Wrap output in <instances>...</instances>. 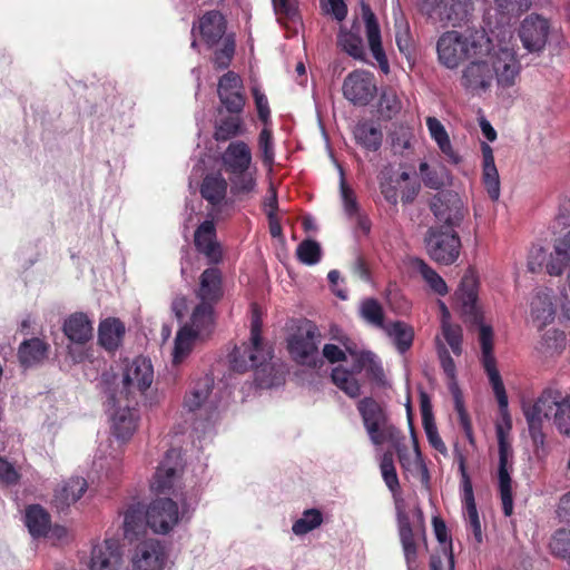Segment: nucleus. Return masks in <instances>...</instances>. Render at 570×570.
Listing matches in <instances>:
<instances>
[{
    "mask_svg": "<svg viewBox=\"0 0 570 570\" xmlns=\"http://www.w3.org/2000/svg\"><path fill=\"white\" fill-rule=\"evenodd\" d=\"M455 297L460 304L461 312L471 322L479 324V341L481 345V362L492 385L493 392L499 403V407L504 421L510 428V417L508 414V396L497 368V360L493 354V330L490 325L482 322L478 307V278L472 271H468L460 283Z\"/></svg>",
    "mask_w": 570,
    "mask_h": 570,
    "instance_id": "obj_1",
    "label": "nucleus"
},
{
    "mask_svg": "<svg viewBox=\"0 0 570 570\" xmlns=\"http://www.w3.org/2000/svg\"><path fill=\"white\" fill-rule=\"evenodd\" d=\"M272 357V347L262 338V320L255 313L252 318L249 341L235 347L230 353V366L239 373L255 368L258 386L269 389L279 385L285 374L282 364L269 363Z\"/></svg>",
    "mask_w": 570,
    "mask_h": 570,
    "instance_id": "obj_2",
    "label": "nucleus"
},
{
    "mask_svg": "<svg viewBox=\"0 0 570 570\" xmlns=\"http://www.w3.org/2000/svg\"><path fill=\"white\" fill-rule=\"evenodd\" d=\"M222 166L228 176L230 203L249 200L256 193L257 169L248 144L244 140L229 142L222 154Z\"/></svg>",
    "mask_w": 570,
    "mask_h": 570,
    "instance_id": "obj_3",
    "label": "nucleus"
},
{
    "mask_svg": "<svg viewBox=\"0 0 570 570\" xmlns=\"http://www.w3.org/2000/svg\"><path fill=\"white\" fill-rule=\"evenodd\" d=\"M490 43L484 30L445 31L436 42L438 59L444 67L455 69L463 61L489 52Z\"/></svg>",
    "mask_w": 570,
    "mask_h": 570,
    "instance_id": "obj_4",
    "label": "nucleus"
},
{
    "mask_svg": "<svg viewBox=\"0 0 570 570\" xmlns=\"http://www.w3.org/2000/svg\"><path fill=\"white\" fill-rule=\"evenodd\" d=\"M438 220L426 232L425 248L435 263L453 264L460 255L461 240L455 228L460 226L462 216H436Z\"/></svg>",
    "mask_w": 570,
    "mask_h": 570,
    "instance_id": "obj_5",
    "label": "nucleus"
},
{
    "mask_svg": "<svg viewBox=\"0 0 570 570\" xmlns=\"http://www.w3.org/2000/svg\"><path fill=\"white\" fill-rule=\"evenodd\" d=\"M358 412L362 416L365 430L370 440L375 445L390 442L397 452L400 463L407 468L410 459L401 446V432L389 422L384 409L373 399L365 397L357 404Z\"/></svg>",
    "mask_w": 570,
    "mask_h": 570,
    "instance_id": "obj_6",
    "label": "nucleus"
},
{
    "mask_svg": "<svg viewBox=\"0 0 570 570\" xmlns=\"http://www.w3.org/2000/svg\"><path fill=\"white\" fill-rule=\"evenodd\" d=\"M214 326L208 306H195L190 320L177 332L174 341L173 362L181 363L193 351L197 340L207 336Z\"/></svg>",
    "mask_w": 570,
    "mask_h": 570,
    "instance_id": "obj_7",
    "label": "nucleus"
},
{
    "mask_svg": "<svg viewBox=\"0 0 570 570\" xmlns=\"http://www.w3.org/2000/svg\"><path fill=\"white\" fill-rule=\"evenodd\" d=\"M154 382V367L149 358L137 356L127 362L121 375V384L114 396L138 403Z\"/></svg>",
    "mask_w": 570,
    "mask_h": 570,
    "instance_id": "obj_8",
    "label": "nucleus"
},
{
    "mask_svg": "<svg viewBox=\"0 0 570 570\" xmlns=\"http://www.w3.org/2000/svg\"><path fill=\"white\" fill-rule=\"evenodd\" d=\"M420 12L433 23L460 26L473 11V0H417Z\"/></svg>",
    "mask_w": 570,
    "mask_h": 570,
    "instance_id": "obj_9",
    "label": "nucleus"
},
{
    "mask_svg": "<svg viewBox=\"0 0 570 570\" xmlns=\"http://www.w3.org/2000/svg\"><path fill=\"white\" fill-rule=\"evenodd\" d=\"M532 404L544 419L552 420L560 434L570 438V394L550 386Z\"/></svg>",
    "mask_w": 570,
    "mask_h": 570,
    "instance_id": "obj_10",
    "label": "nucleus"
},
{
    "mask_svg": "<svg viewBox=\"0 0 570 570\" xmlns=\"http://www.w3.org/2000/svg\"><path fill=\"white\" fill-rule=\"evenodd\" d=\"M320 343L321 333L318 328L308 323L288 340V351L297 363L315 367L321 362Z\"/></svg>",
    "mask_w": 570,
    "mask_h": 570,
    "instance_id": "obj_11",
    "label": "nucleus"
},
{
    "mask_svg": "<svg viewBox=\"0 0 570 570\" xmlns=\"http://www.w3.org/2000/svg\"><path fill=\"white\" fill-rule=\"evenodd\" d=\"M181 472L183 459L179 450H168L153 478L151 491L157 494H176Z\"/></svg>",
    "mask_w": 570,
    "mask_h": 570,
    "instance_id": "obj_12",
    "label": "nucleus"
},
{
    "mask_svg": "<svg viewBox=\"0 0 570 570\" xmlns=\"http://www.w3.org/2000/svg\"><path fill=\"white\" fill-rule=\"evenodd\" d=\"M343 96L355 106H367L375 97L377 88L375 77L365 70L350 72L342 86Z\"/></svg>",
    "mask_w": 570,
    "mask_h": 570,
    "instance_id": "obj_13",
    "label": "nucleus"
},
{
    "mask_svg": "<svg viewBox=\"0 0 570 570\" xmlns=\"http://www.w3.org/2000/svg\"><path fill=\"white\" fill-rule=\"evenodd\" d=\"M168 557V549L160 540L145 539L132 551L131 567L132 570H164Z\"/></svg>",
    "mask_w": 570,
    "mask_h": 570,
    "instance_id": "obj_14",
    "label": "nucleus"
},
{
    "mask_svg": "<svg viewBox=\"0 0 570 570\" xmlns=\"http://www.w3.org/2000/svg\"><path fill=\"white\" fill-rule=\"evenodd\" d=\"M147 525L156 533H168L177 525L180 515L177 503L171 499H156L145 512Z\"/></svg>",
    "mask_w": 570,
    "mask_h": 570,
    "instance_id": "obj_15",
    "label": "nucleus"
},
{
    "mask_svg": "<svg viewBox=\"0 0 570 570\" xmlns=\"http://www.w3.org/2000/svg\"><path fill=\"white\" fill-rule=\"evenodd\" d=\"M351 354L354 357L352 370L350 371L343 366L333 368L332 381L346 395L354 399L361 394V386L355 379V374L361 373L364 367L373 364L375 355L371 352H351Z\"/></svg>",
    "mask_w": 570,
    "mask_h": 570,
    "instance_id": "obj_16",
    "label": "nucleus"
},
{
    "mask_svg": "<svg viewBox=\"0 0 570 570\" xmlns=\"http://www.w3.org/2000/svg\"><path fill=\"white\" fill-rule=\"evenodd\" d=\"M111 402L117 407L111 417V431L120 443H125L134 435L138 426L139 415L134 406L137 403L125 401L118 396H111Z\"/></svg>",
    "mask_w": 570,
    "mask_h": 570,
    "instance_id": "obj_17",
    "label": "nucleus"
},
{
    "mask_svg": "<svg viewBox=\"0 0 570 570\" xmlns=\"http://www.w3.org/2000/svg\"><path fill=\"white\" fill-rule=\"evenodd\" d=\"M498 441H499V491L502 502V509L505 517H510L513 513V497H512V480L509 471V459L511 456V449L505 441V435L502 426L497 428Z\"/></svg>",
    "mask_w": 570,
    "mask_h": 570,
    "instance_id": "obj_18",
    "label": "nucleus"
},
{
    "mask_svg": "<svg viewBox=\"0 0 570 570\" xmlns=\"http://www.w3.org/2000/svg\"><path fill=\"white\" fill-rule=\"evenodd\" d=\"M549 33V20L537 13L525 17L519 28L520 40L530 52L542 51L547 45Z\"/></svg>",
    "mask_w": 570,
    "mask_h": 570,
    "instance_id": "obj_19",
    "label": "nucleus"
},
{
    "mask_svg": "<svg viewBox=\"0 0 570 570\" xmlns=\"http://www.w3.org/2000/svg\"><path fill=\"white\" fill-rule=\"evenodd\" d=\"M122 550L118 540L106 539L94 546L88 568L90 570H119Z\"/></svg>",
    "mask_w": 570,
    "mask_h": 570,
    "instance_id": "obj_20",
    "label": "nucleus"
},
{
    "mask_svg": "<svg viewBox=\"0 0 570 570\" xmlns=\"http://www.w3.org/2000/svg\"><path fill=\"white\" fill-rule=\"evenodd\" d=\"M196 296L200 301L196 306H208L210 318L214 321V304L223 296L222 273L218 268L210 267L202 273Z\"/></svg>",
    "mask_w": 570,
    "mask_h": 570,
    "instance_id": "obj_21",
    "label": "nucleus"
},
{
    "mask_svg": "<svg viewBox=\"0 0 570 570\" xmlns=\"http://www.w3.org/2000/svg\"><path fill=\"white\" fill-rule=\"evenodd\" d=\"M491 69H493V79L501 87H511L520 72V63L511 49L501 48L490 58Z\"/></svg>",
    "mask_w": 570,
    "mask_h": 570,
    "instance_id": "obj_22",
    "label": "nucleus"
},
{
    "mask_svg": "<svg viewBox=\"0 0 570 570\" xmlns=\"http://www.w3.org/2000/svg\"><path fill=\"white\" fill-rule=\"evenodd\" d=\"M493 81V69L489 61H471L463 70L461 76L462 87L472 94H480L488 90Z\"/></svg>",
    "mask_w": 570,
    "mask_h": 570,
    "instance_id": "obj_23",
    "label": "nucleus"
},
{
    "mask_svg": "<svg viewBox=\"0 0 570 570\" xmlns=\"http://www.w3.org/2000/svg\"><path fill=\"white\" fill-rule=\"evenodd\" d=\"M460 472L462 476V501L464 509V517L468 523V527L472 531L475 542L481 543L483 540L481 522L479 518V513L476 510V505L474 502L473 489L471 480L465 470V464L463 459L460 462Z\"/></svg>",
    "mask_w": 570,
    "mask_h": 570,
    "instance_id": "obj_24",
    "label": "nucleus"
},
{
    "mask_svg": "<svg viewBox=\"0 0 570 570\" xmlns=\"http://www.w3.org/2000/svg\"><path fill=\"white\" fill-rule=\"evenodd\" d=\"M362 11H363V19L365 22L366 38L368 41L370 50H371L373 57L375 58V60L377 61L380 69L384 73H387L390 70V67H389V61H387L386 55L382 47L381 29H380L377 19L375 17L374 12L372 11V9L366 4H363Z\"/></svg>",
    "mask_w": 570,
    "mask_h": 570,
    "instance_id": "obj_25",
    "label": "nucleus"
},
{
    "mask_svg": "<svg viewBox=\"0 0 570 570\" xmlns=\"http://www.w3.org/2000/svg\"><path fill=\"white\" fill-rule=\"evenodd\" d=\"M197 28L206 46L213 48L226 37L227 22L218 10H210L199 18Z\"/></svg>",
    "mask_w": 570,
    "mask_h": 570,
    "instance_id": "obj_26",
    "label": "nucleus"
},
{
    "mask_svg": "<svg viewBox=\"0 0 570 570\" xmlns=\"http://www.w3.org/2000/svg\"><path fill=\"white\" fill-rule=\"evenodd\" d=\"M194 243L199 253H202L209 263H218L223 253L220 245L216 240V229L213 220L202 223L194 234Z\"/></svg>",
    "mask_w": 570,
    "mask_h": 570,
    "instance_id": "obj_27",
    "label": "nucleus"
},
{
    "mask_svg": "<svg viewBox=\"0 0 570 570\" xmlns=\"http://www.w3.org/2000/svg\"><path fill=\"white\" fill-rule=\"evenodd\" d=\"M552 294L551 289L541 288L531 298L530 314L538 328L544 327L554 320L556 304Z\"/></svg>",
    "mask_w": 570,
    "mask_h": 570,
    "instance_id": "obj_28",
    "label": "nucleus"
},
{
    "mask_svg": "<svg viewBox=\"0 0 570 570\" xmlns=\"http://www.w3.org/2000/svg\"><path fill=\"white\" fill-rule=\"evenodd\" d=\"M546 272L550 276H560L564 268L570 266V232L564 233L557 238L553 244V250L544 256Z\"/></svg>",
    "mask_w": 570,
    "mask_h": 570,
    "instance_id": "obj_29",
    "label": "nucleus"
},
{
    "mask_svg": "<svg viewBox=\"0 0 570 570\" xmlns=\"http://www.w3.org/2000/svg\"><path fill=\"white\" fill-rule=\"evenodd\" d=\"M229 181L220 173L207 174L200 184V196L213 207H219L227 203V189Z\"/></svg>",
    "mask_w": 570,
    "mask_h": 570,
    "instance_id": "obj_30",
    "label": "nucleus"
},
{
    "mask_svg": "<svg viewBox=\"0 0 570 570\" xmlns=\"http://www.w3.org/2000/svg\"><path fill=\"white\" fill-rule=\"evenodd\" d=\"M88 483L81 476H72L63 481L56 490L53 502L60 510L76 503L87 491Z\"/></svg>",
    "mask_w": 570,
    "mask_h": 570,
    "instance_id": "obj_31",
    "label": "nucleus"
},
{
    "mask_svg": "<svg viewBox=\"0 0 570 570\" xmlns=\"http://www.w3.org/2000/svg\"><path fill=\"white\" fill-rule=\"evenodd\" d=\"M483 157L482 165V183L492 200L499 199L500 196V178L494 163L493 149L487 142L481 144Z\"/></svg>",
    "mask_w": 570,
    "mask_h": 570,
    "instance_id": "obj_32",
    "label": "nucleus"
},
{
    "mask_svg": "<svg viewBox=\"0 0 570 570\" xmlns=\"http://www.w3.org/2000/svg\"><path fill=\"white\" fill-rule=\"evenodd\" d=\"M405 265L413 272L421 275L429 287L438 295L444 296L449 288L445 281L422 258L409 256Z\"/></svg>",
    "mask_w": 570,
    "mask_h": 570,
    "instance_id": "obj_33",
    "label": "nucleus"
},
{
    "mask_svg": "<svg viewBox=\"0 0 570 570\" xmlns=\"http://www.w3.org/2000/svg\"><path fill=\"white\" fill-rule=\"evenodd\" d=\"M63 333L71 342L83 344L92 338V321L85 313H73L65 321Z\"/></svg>",
    "mask_w": 570,
    "mask_h": 570,
    "instance_id": "obj_34",
    "label": "nucleus"
},
{
    "mask_svg": "<svg viewBox=\"0 0 570 570\" xmlns=\"http://www.w3.org/2000/svg\"><path fill=\"white\" fill-rule=\"evenodd\" d=\"M214 386V380L206 375L196 381L184 399V409L188 412L199 410L208 400Z\"/></svg>",
    "mask_w": 570,
    "mask_h": 570,
    "instance_id": "obj_35",
    "label": "nucleus"
},
{
    "mask_svg": "<svg viewBox=\"0 0 570 570\" xmlns=\"http://www.w3.org/2000/svg\"><path fill=\"white\" fill-rule=\"evenodd\" d=\"M125 335V325L118 318L102 321L98 330V340L102 347L115 351L121 344Z\"/></svg>",
    "mask_w": 570,
    "mask_h": 570,
    "instance_id": "obj_36",
    "label": "nucleus"
},
{
    "mask_svg": "<svg viewBox=\"0 0 570 570\" xmlns=\"http://www.w3.org/2000/svg\"><path fill=\"white\" fill-rule=\"evenodd\" d=\"M356 142L368 151H377L383 141L382 130L371 121L358 122L354 129Z\"/></svg>",
    "mask_w": 570,
    "mask_h": 570,
    "instance_id": "obj_37",
    "label": "nucleus"
},
{
    "mask_svg": "<svg viewBox=\"0 0 570 570\" xmlns=\"http://www.w3.org/2000/svg\"><path fill=\"white\" fill-rule=\"evenodd\" d=\"M244 131L245 126L242 114H229L228 116L220 117L217 120L214 138L216 141H227L243 135Z\"/></svg>",
    "mask_w": 570,
    "mask_h": 570,
    "instance_id": "obj_38",
    "label": "nucleus"
},
{
    "mask_svg": "<svg viewBox=\"0 0 570 570\" xmlns=\"http://www.w3.org/2000/svg\"><path fill=\"white\" fill-rule=\"evenodd\" d=\"M394 343L400 353L406 352L413 343V327L402 321L387 323L382 330Z\"/></svg>",
    "mask_w": 570,
    "mask_h": 570,
    "instance_id": "obj_39",
    "label": "nucleus"
},
{
    "mask_svg": "<svg viewBox=\"0 0 570 570\" xmlns=\"http://www.w3.org/2000/svg\"><path fill=\"white\" fill-rule=\"evenodd\" d=\"M523 414L525 416L528 429L530 436L532 439L533 445L535 448L537 453L541 451L544 453V433L542 431V422L543 416L541 413L533 406L532 403L523 404Z\"/></svg>",
    "mask_w": 570,
    "mask_h": 570,
    "instance_id": "obj_40",
    "label": "nucleus"
},
{
    "mask_svg": "<svg viewBox=\"0 0 570 570\" xmlns=\"http://www.w3.org/2000/svg\"><path fill=\"white\" fill-rule=\"evenodd\" d=\"M48 345L39 338L24 341L19 347V360L22 365L31 366L47 357Z\"/></svg>",
    "mask_w": 570,
    "mask_h": 570,
    "instance_id": "obj_41",
    "label": "nucleus"
},
{
    "mask_svg": "<svg viewBox=\"0 0 570 570\" xmlns=\"http://www.w3.org/2000/svg\"><path fill=\"white\" fill-rule=\"evenodd\" d=\"M24 522L32 537H41L49 530L50 517L40 505H30L26 510Z\"/></svg>",
    "mask_w": 570,
    "mask_h": 570,
    "instance_id": "obj_42",
    "label": "nucleus"
},
{
    "mask_svg": "<svg viewBox=\"0 0 570 570\" xmlns=\"http://www.w3.org/2000/svg\"><path fill=\"white\" fill-rule=\"evenodd\" d=\"M461 199L453 190H440L431 200L430 208L433 214H459Z\"/></svg>",
    "mask_w": 570,
    "mask_h": 570,
    "instance_id": "obj_43",
    "label": "nucleus"
},
{
    "mask_svg": "<svg viewBox=\"0 0 570 570\" xmlns=\"http://www.w3.org/2000/svg\"><path fill=\"white\" fill-rule=\"evenodd\" d=\"M360 316L371 326L383 330L387 323H384V309L375 298H365L360 305Z\"/></svg>",
    "mask_w": 570,
    "mask_h": 570,
    "instance_id": "obj_44",
    "label": "nucleus"
},
{
    "mask_svg": "<svg viewBox=\"0 0 570 570\" xmlns=\"http://www.w3.org/2000/svg\"><path fill=\"white\" fill-rule=\"evenodd\" d=\"M274 12L282 24L301 21L297 0H272Z\"/></svg>",
    "mask_w": 570,
    "mask_h": 570,
    "instance_id": "obj_45",
    "label": "nucleus"
},
{
    "mask_svg": "<svg viewBox=\"0 0 570 570\" xmlns=\"http://www.w3.org/2000/svg\"><path fill=\"white\" fill-rule=\"evenodd\" d=\"M235 49L236 42L234 36L227 35L222 41V47L214 51L212 59L214 68L217 70L227 69L234 58Z\"/></svg>",
    "mask_w": 570,
    "mask_h": 570,
    "instance_id": "obj_46",
    "label": "nucleus"
},
{
    "mask_svg": "<svg viewBox=\"0 0 570 570\" xmlns=\"http://www.w3.org/2000/svg\"><path fill=\"white\" fill-rule=\"evenodd\" d=\"M337 43L343 51L354 59L364 60L363 40L360 36L351 31L341 32L337 37Z\"/></svg>",
    "mask_w": 570,
    "mask_h": 570,
    "instance_id": "obj_47",
    "label": "nucleus"
},
{
    "mask_svg": "<svg viewBox=\"0 0 570 570\" xmlns=\"http://www.w3.org/2000/svg\"><path fill=\"white\" fill-rule=\"evenodd\" d=\"M322 522V513L316 509H309L304 511L303 515L294 522L292 530L296 535H303L318 528Z\"/></svg>",
    "mask_w": 570,
    "mask_h": 570,
    "instance_id": "obj_48",
    "label": "nucleus"
},
{
    "mask_svg": "<svg viewBox=\"0 0 570 570\" xmlns=\"http://www.w3.org/2000/svg\"><path fill=\"white\" fill-rule=\"evenodd\" d=\"M258 151L262 163L265 167L271 168L275 160L273 132L268 128H263L258 135Z\"/></svg>",
    "mask_w": 570,
    "mask_h": 570,
    "instance_id": "obj_49",
    "label": "nucleus"
},
{
    "mask_svg": "<svg viewBox=\"0 0 570 570\" xmlns=\"http://www.w3.org/2000/svg\"><path fill=\"white\" fill-rule=\"evenodd\" d=\"M296 255L301 263L315 265L321 261L322 249L317 242L312 239L303 240L296 248Z\"/></svg>",
    "mask_w": 570,
    "mask_h": 570,
    "instance_id": "obj_50",
    "label": "nucleus"
},
{
    "mask_svg": "<svg viewBox=\"0 0 570 570\" xmlns=\"http://www.w3.org/2000/svg\"><path fill=\"white\" fill-rule=\"evenodd\" d=\"M380 469L386 487L393 493L396 492L400 488V483L393 462V454L391 452H385L382 455Z\"/></svg>",
    "mask_w": 570,
    "mask_h": 570,
    "instance_id": "obj_51",
    "label": "nucleus"
},
{
    "mask_svg": "<svg viewBox=\"0 0 570 570\" xmlns=\"http://www.w3.org/2000/svg\"><path fill=\"white\" fill-rule=\"evenodd\" d=\"M218 99L228 114H243L246 105V96L243 90L223 92Z\"/></svg>",
    "mask_w": 570,
    "mask_h": 570,
    "instance_id": "obj_52",
    "label": "nucleus"
},
{
    "mask_svg": "<svg viewBox=\"0 0 570 570\" xmlns=\"http://www.w3.org/2000/svg\"><path fill=\"white\" fill-rule=\"evenodd\" d=\"M550 549L554 556L570 559V530L560 529L556 531L550 541Z\"/></svg>",
    "mask_w": 570,
    "mask_h": 570,
    "instance_id": "obj_53",
    "label": "nucleus"
},
{
    "mask_svg": "<svg viewBox=\"0 0 570 570\" xmlns=\"http://www.w3.org/2000/svg\"><path fill=\"white\" fill-rule=\"evenodd\" d=\"M442 335L455 355L462 353V328L459 325L446 323L441 326Z\"/></svg>",
    "mask_w": 570,
    "mask_h": 570,
    "instance_id": "obj_54",
    "label": "nucleus"
},
{
    "mask_svg": "<svg viewBox=\"0 0 570 570\" xmlns=\"http://www.w3.org/2000/svg\"><path fill=\"white\" fill-rule=\"evenodd\" d=\"M380 108L386 117L392 118L400 112L402 102L399 99L396 92L392 89H389L384 90L380 97Z\"/></svg>",
    "mask_w": 570,
    "mask_h": 570,
    "instance_id": "obj_55",
    "label": "nucleus"
},
{
    "mask_svg": "<svg viewBox=\"0 0 570 570\" xmlns=\"http://www.w3.org/2000/svg\"><path fill=\"white\" fill-rule=\"evenodd\" d=\"M566 337L563 332L558 330H549L542 336L541 345L546 353L553 354L564 347Z\"/></svg>",
    "mask_w": 570,
    "mask_h": 570,
    "instance_id": "obj_56",
    "label": "nucleus"
},
{
    "mask_svg": "<svg viewBox=\"0 0 570 570\" xmlns=\"http://www.w3.org/2000/svg\"><path fill=\"white\" fill-rule=\"evenodd\" d=\"M244 83L243 79L238 73L235 71H227L224 73L217 85V96H222V94L236 91V90H243Z\"/></svg>",
    "mask_w": 570,
    "mask_h": 570,
    "instance_id": "obj_57",
    "label": "nucleus"
},
{
    "mask_svg": "<svg viewBox=\"0 0 570 570\" xmlns=\"http://www.w3.org/2000/svg\"><path fill=\"white\" fill-rule=\"evenodd\" d=\"M397 511V527H399V535L402 544L415 542L413 529L410 523L409 515L401 508L400 504L396 505Z\"/></svg>",
    "mask_w": 570,
    "mask_h": 570,
    "instance_id": "obj_58",
    "label": "nucleus"
},
{
    "mask_svg": "<svg viewBox=\"0 0 570 570\" xmlns=\"http://www.w3.org/2000/svg\"><path fill=\"white\" fill-rule=\"evenodd\" d=\"M436 348L439 358L441 362V366L446 377L450 380L451 385H454L455 381V364L453 358L450 356V353L445 345L438 338L436 340Z\"/></svg>",
    "mask_w": 570,
    "mask_h": 570,
    "instance_id": "obj_59",
    "label": "nucleus"
},
{
    "mask_svg": "<svg viewBox=\"0 0 570 570\" xmlns=\"http://www.w3.org/2000/svg\"><path fill=\"white\" fill-rule=\"evenodd\" d=\"M420 175L423 184L431 189L439 190L443 186V178L438 170L432 169L426 161H422L419 166Z\"/></svg>",
    "mask_w": 570,
    "mask_h": 570,
    "instance_id": "obj_60",
    "label": "nucleus"
},
{
    "mask_svg": "<svg viewBox=\"0 0 570 570\" xmlns=\"http://www.w3.org/2000/svg\"><path fill=\"white\" fill-rule=\"evenodd\" d=\"M252 94L257 109L258 119L262 122L267 124L271 120V109L267 97L258 87H253Z\"/></svg>",
    "mask_w": 570,
    "mask_h": 570,
    "instance_id": "obj_61",
    "label": "nucleus"
},
{
    "mask_svg": "<svg viewBox=\"0 0 570 570\" xmlns=\"http://www.w3.org/2000/svg\"><path fill=\"white\" fill-rule=\"evenodd\" d=\"M20 480V473L12 463L0 456V482L6 485H14Z\"/></svg>",
    "mask_w": 570,
    "mask_h": 570,
    "instance_id": "obj_62",
    "label": "nucleus"
},
{
    "mask_svg": "<svg viewBox=\"0 0 570 570\" xmlns=\"http://www.w3.org/2000/svg\"><path fill=\"white\" fill-rule=\"evenodd\" d=\"M341 198L344 209L347 214H355L358 210L356 195L352 188L346 184L345 179L341 178Z\"/></svg>",
    "mask_w": 570,
    "mask_h": 570,
    "instance_id": "obj_63",
    "label": "nucleus"
},
{
    "mask_svg": "<svg viewBox=\"0 0 570 570\" xmlns=\"http://www.w3.org/2000/svg\"><path fill=\"white\" fill-rule=\"evenodd\" d=\"M426 126L430 131L431 137L435 140V142L442 144V141L446 140L449 138V135L444 128V126L441 124V121L434 117H428L426 119Z\"/></svg>",
    "mask_w": 570,
    "mask_h": 570,
    "instance_id": "obj_64",
    "label": "nucleus"
}]
</instances>
